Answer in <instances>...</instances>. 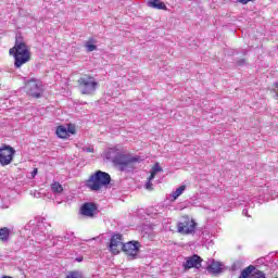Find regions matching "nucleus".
<instances>
[{
    "label": "nucleus",
    "instance_id": "obj_24",
    "mask_svg": "<svg viewBox=\"0 0 278 278\" xmlns=\"http://www.w3.org/2000/svg\"><path fill=\"white\" fill-rule=\"evenodd\" d=\"M271 92L274 94V98L278 99V81L274 84V86L271 88Z\"/></svg>",
    "mask_w": 278,
    "mask_h": 278
},
{
    "label": "nucleus",
    "instance_id": "obj_23",
    "mask_svg": "<svg viewBox=\"0 0 278 278\" xmlns=\"http://www.w3.org/2000/svg\"><path fill=\"white\" fill-rule=\"evenodd\" d=\"M66 278H81V273L79 271H71Z\"/></svg>",
    "mask_w": 278,
    "mask_h": 278
},
{
    "label": "nucleus",
    "instance_id": "obj_16",
    "mask_svg": "<svg viewBox=\"0 0 278 278\" xmlns=\"http://www.w3.org/2000/svg\"><path fill=\"white\" fill-rule=\"evenodd\" d=\"M184 192H186V185L178 187L169 197H172V201H177V199H179Z\"/></svg>",
    "mask_w": 278,
    "mask_h": 278
},
{
    "label": "nucleus",
    "instance_id": "obj_11",
    "mask_svg": "<svg viewBox=\"0 0 278 278\" xmlns=\"http://www.w3.org/2000/svg\"><path fill=\"white\" fill-rule=\"evenodd\" d=\"M201 262H203V258L194 254L186 258V262L182 263V267L185 268V270H190V268H200Z\"/></svg>",
    "mask_w": 278,
    "mask_h": 278
},
{
    "label": "nucleus",
    "instance_id": "obj_10",
    "mask_svg": "<svg viewBox=\"0 0 278 278\" xmlns=\"http://www.w3.org/2000/svg\"><path fill=\"white\" fill-rule=\"evenodd\" d=\"M124 245L125 243H123V235L116 233L111 237L110 251L114 255H118V253H121V250H123Z\"/></svg>",
    "mask_w": 278,
    "mask_h": 278
},
{
    "label": "nucleus",
    "instance_id": "obj_14",
    "mask_svg": "<svg viewBox=\"0 0 278 278\" xmlns=\"http://www.w3.org/2000/svg\"><path fill=\"white\" fill-rule=\"evenodd\" d=\"M206 269L208 270V273H212V275H218V273L223 270V264H220V262L210 260L207 262Z\"/></svg>",
    "mask_w": 278,
    "mask_h": 278
},
{
    "label": "nucleus",
    "instance_id": "obj_12",
    "mask_svg": "<svg viewBox=\"0 0 278 278\" xmlns=\"http://www.w3.org/2000/svg\"><path fill=\"white\" fill-rule=\"evenodd\" d=\"M80 214L83 216H87V218H93L94 214H97V204L92 202L83 204L80 207Z\"/></svg>",
    "mask_w": 278,
    "mask_h": 278
},
{
    "label": "nucleus",
    "instance_id": "obj_3",
    "mask_svg": "<svg viewBox=\"0 0 278 278\" xmlns=\"http://www.w3.org/2000/svg\"><path fill=\"white\" fill-rule=\"evenodd\" d=\"M110 181H112V177L110 176V174L98 170L90 176V178L86 182V186L87 188L97 192L100 188H103V186H109Z\"/></svg>",
    "mask_w": 278,
    "mask_h": 278
},
{
    "label": "nucleus",
    "instance_id": "obj_32",
    "mask_svg": "<svg viewBox=\"0 0 278 278\" xmlns=\"http://www.w3.org/2000/svg\"><path fill=\"white\" fill-rule=\"evenodd\" d=\"M87 153H92V149L87 148Z\"/></svg>",
    "mask_w": 278,
    "mask_h": 278
},
{
    "label": "nucleus",
    "instance_id": "obj_34",
    "mask_svg": "<svg viewBox=\"0 0 278 278\" xmlns=\"http://www.w3.org/2000/svg\"><path fill=\"white\" fill-rule=\"evenodd\" d=\"M77 262H81V260H80V258H78V260H77Z\"/></svg>",
    "mask_w": 278,
    "mask_h": 278
},
{
    "label": "nucleus",
    "instance_id": "obj_18",
    "mask_svg": "<svg viewBox=\"0 0 278 278\" xmlns=\"http://www.w3.org/2000/svg\"><path fill=\"white\" fill-rule=\"evenodd\" d=\"M56 136L58 138H68V129L65 126H59L56 128Z\"/></svg>",
    "mask_w": 278,
    "mask_h": 278
},
{
    "label": "nucleus",
    "instance_id": "obj_25",
    "mask_svg": "<svg viewBox=\"0 0 278 278\" xmlns=\"http://www.w3.org/2000/svg\"><path fill=\"white\" fill-rule=\"evenodd\" d=\"M68 134H75V126H68L67 127V135Z\"/></svg>",
    "mask_w": 278,
    "mask_h": 278
},
{
    "label": "nucleus",
    "instance_id": "obj_28",
    "mask_svg": "<svg viewBox=\"0 0 278 278\" xmlns=\"http://www.w3.org/2000/svg\"><path fill=\"white\" fill-rule=\"evenodd\" d=\"M38 175V168H34L31 172V177H36Z\"/></svg>",
    "mask_w": 278,
    "mask_h": 278
},
{
    "label": "nucleus",
    "instance_id": "obj_20",
    "mask_svg": "<svg viewBox=\"0 0 278 278\" xmlns=\"http://www.w3.org/2000/svg\"><path fill=\"white\" fill-rule=\"evenodd\" d=\"M162 170L160 163H155L151 169L150 181H153L155 179V175H157V173H162Z\"/></svg>",
    "mask_w": 278,
    "mask_h": 278
},
{
    "label": "nucleus",
    "instance_id": "obj_19",
    "mask_svg": "<svg viewBox=\"0 0 278 278\" xmlns=\"http://www.w3.org/2000/svg\"><path fill=\"white\" fill-rule=\"evenodd\" d=\"M253 270H255V266L249 265L241 271L239 278H251V273H253Z\"/></svg>",
    "mask_w": 278,
    "mask_h": 278
},
{
    "label": "nucleus",
    "instance_id": "obj_22",
    "mask_svg": "<svg viewBox=\"0 0 278 278\" xmlns=\"http://www.w3.org/2000/svg\"><path fill=\"white\" fill-rule=\"evenodd\" d=\"M85 47L87 49V51L90 53L92 51H97V46L94 45V39L91 38L89 39L86 43Z\"/></svg>",
    "mask_w": 278,
    "mask_h": 278
},
{
    "label": "nucleus",
    "instance_id": "obj_15",
    "mask_svg": "<svg viewBox=\"0 0 278 278\" xmlns=\"http://www.w3.org/2000/svg\"><path fill=\"white\" fill-rule=\"evenodd\" d=\"M148 5L149 8H154V10H166V4L161 0H149Z\"/></svg>",
    "mask_w": 278,
    "mask_h": 278
},
{
    "label": "nucleus",
    "instance_id": "obj_21",
    "mask_svg": "<svg viewBox=\"0 0 278 278\" xmlns=\"http://www.w3.org/2000/svg\"><path fill=\"white\" fill-rule=\"evenodd\" d=\"M250 278H266V274L254 266V270L250 274Z\"/></svg>",
    "mask_w": 278,
    "mask_h": 278
},
{
    "label": "nucleus",
    "instance_id": "obj_33",
    "mask_svg": "<svg viewBox=\"0 0 278 278\" xmlns=\"http://www.w3.org/2000/svg\"><path fill=\"white\" fill-rule=\"evenodd\" d=\"M77 262H81V260H80V258H78V260H77Z\"/></svg>",
    "mask_w": 278,
    "mask_h": 278
},
{
    "label": "nucleus",
    "instance_id": "obj_31",
    "mask_svg": "<svg viewBox=\"0 0 278 278\" xmlns=\"http://www.w3.org/2000/svg\"><path fill=\"white\" fill-rule=\"evenodd\" d=\"M242 64H244V59H241L240 61H238L239 66H242Z\"/></svg>",
    "mask_w": 278,
    "mask_h": 278
},
{
    "label": "nucleus",
    "instance_id": "obj_8",
    "mask_svg": "<svg viewBox=\"0 0 278 278\" xmlns=\"http://www.w3.org/2000/svg\"><path fill=\"white\" fill-rule=\"evenodd\" d=\"M140 242L129 241L124 243L122 251H124L128 260H136L138 257V253H140Z\"/></svg>",
    "mask_w": 278,
    "mask_h": 278
},
{
    "label": "nucleus",
    "instance_id": "obj_26",
    "mask_svg": "<svg viewBox=\"0 0 278 278\" xmlns=\"http://www.w3.org/2000/svg\"><path fill=\"white\" fill-rule=\"evenodd\" d=\"M239 3H242V5H247V3L253 1V0H237Z\"/></svg>",
    "mask_w": 278,
    "mask_h": 278
},
{
    "label": "nucleus",
    "instance_id": "obj_13",
    "mask_svg": "<svg viewBox=\"0 0 278 278\" xmlns=\"http://www.w3.org/2000/svg\"><path fill=\"white\" fill-rule=\"evenodd\" d=\"M12 236H14V227H1L0 228V242L3 244H8L10 240H12Z\"/></svg>",
    "mask_w": 278,
    "mask_h": 278
},
{
    "label": "nucleus",
    "instance_id": "obj_6",
    "mask_svg": "<svg viewBox=\"0 0 278 278\" xmlns=\"http://www.w3.org/2000/svg\"><path fill=\"white\" fill-rule=\"evenodd\" d=\"M42 227H45V224H42V222L36 224L35 220H30L26 226V229H31L33 236L36 237V242H38L39 244L47 240V235H45Z\"/></svg>",
    "mask_w": 278,
    "mask_h": 278
},
{
    "label": "nucleus",
    "instance_id": "obj_17",
    "mask_svg": "<svg viewBox=\"0 0 278 278\" xmlns=\"http://www.w3.org/2000/svg\"><path fill=\"white\" fill-rule=\"evenodd\" d=\"M51 191L53 194H62L64 192V187L59 181H54L51 184Z\"/></svg>",
    "mask_w": 278,
    "mask_h": 278
},
{
    "label": "nucleus",
    "instance_id": "obj_2",
    "mask_svg": "<svg viewBox=\"0 0 278 278\" xmlns=\"http://www.w3.org/2000/svg\"><path fill=\"white\" fill-rule=\"evenodd\" d=\"M10 55L14 58L15 68H21L24 64H27L31 60V52L29 47L23 41V38L16 37L15 45L9 50Z\"/></svg>",
    "mask_w": 278,
    "mask_h": 278
},
{
    "label": "nucleus",
    "instance_id": "obj_9",
    "mask_svg": "<svg viewBox=\"0 0 278 278\" xmlns=\"http://www.w3.org/2000/svg\"><path fill=\"white\" fill-rule=\"evenodd\" d=\"M14 153H16V150L10 146L0 148L1 166H8L9 164H12V160H14Z\"/></svg>",
    "mask_w": 278,
    "mask_h": 278
},
{
    "label": "nucleus",
    "instance_id": "obj_29",
    "mask_svg": "<svg viewBox=\"0 0 278 278\" xmlns=\"http://www.w3.org/2000/svg\"><path fill=\"white\" fill-rule=\"evenodd\" d=\"M65 239L71 240L73 242V232L71 235L67 233V236L65 237Z\"/></svg>",
    "mask_w": 278,
    "mask_h": 278
},
{
    "label": "nucleus",
    "instance_id": "obj_4",
    "mask_svg": "<svg viewBox=\"0 0 278 278\" xmlns=\"http://www.w3.org/2000/svg\"><path fill=\"white\" fill-rule=\"evenodd\" d=\"M78 88L81 94H94L99 88V83L92 76H83L78 79Z\"/></svg>",
    "mask_w": 278,
    "mask_h": 278
},
{
    "label": "nucleus",
    "instance_id": "obj_5",
    "mask_svg": "<svg viewBox=\"0 0 278 278\" xmlns=\"http://www.w3.org/2000/svg\"><path fill=\"white\" fill-rule=\"evenodd\" d=\"M177 231L182 236H192L197 231V222L190 216H182L177 224Z\"/></svg>",
    "mask_w": 278,
    "mask_h": 278
},
{
    "label": "nucleus",
    "instance_id": "obj_7",
    "mask_svg": "<svg viewBox=\"0 0 278 278\" xmlns=\"http://www.w3.org/2000/svg\"><path fill=\"white\" fill-rule=\"evenodd\" d=\"M25 89L27 94H29L30 97L40 99L42 94V83H40V80L30 79L26 83Z\"/></svg>",
    "mask_w": 278,
    "mask_h": 278
},
{
    "label": "nucleus",
    "instance_id": "obj_1",
    "mask_svg": "<svg viewBox=\"0 0 278 278\" xmlns=\"http://www.w3.org/2000/svg\"><path fill=\"white\" fill-rule=\"evenodd\" d=\"M105 157L106 160H111L114 166H116L122 173L129 170V168H134V164H140L142 162L140 156L127 154L118 148H110L105 152Z\"/></svg>",
    "mask_w": 278,
    "mask_h": 278
},
{
    "label": "nucleus",
    "instance_id": "obj_27",
    "mask_svg": "<svg viewBox=\"0 0 278 278\" xmlns=\"http://www.w3.org/2000/svg\"><path fill=\"white\" fill-rule=\"evenodd\" d=\"M151 186H153V184H151V180L149 179L148 182L146 184L147 190H151Z\"/></svg>",
    "mask_w": 278,
    "mask_h": 278
},
{
    "label": "nucleus",
    "instance_id": "obj_30",
    "mask_svg": "<svg viewBox=\"0 0 278 278\" xmlns=\"http://www.w3.org/2000/svg\"><path fill=\"white\" fill-rule=\"evenodd\" d=\"M242 215H243V216H249V210L244 208V210L242 211Z\"/></svg>",
    "mask_w": 278,
    "mask_h": 278
}]
</instances>
